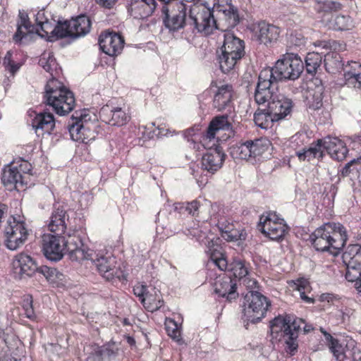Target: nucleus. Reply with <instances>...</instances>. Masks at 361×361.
Returning a JSON list of instances; mask_svg holds the SVG:
<instances>
[{
  "instance_id": "f257e3e1",
  "label": "nucleus",
  "mask_w": 361,
  "mask_h": 361,
  "mask_svg": "<svg viewBox=\"0 0 361 361\" xmlns=\"http://www.w3.org/2000/svg\"><path fill=\"white\" fill-rule=\"evenodd\" d=\"M304 70V64L301 58L293 53H286L279 59L273 68H267L261 71L258 77L259 99L268 96L267 87L272 85L278 86V82L283 80H295L298 79Z\"/></svg>"
},
{
  "instance_id": "f03ea898",
  "label": "nucleus",
  "mask_w": 361,
  "mask_h": 361,
  "mask_svg": "<svg viewBox=\"0 0 361 361\" xmlns=\"http://www.w3.org/2000/svg\"><path fill=\"white\" fill-rule=\"evenodd\" d=\"M82 241L79 236L68 234V238L57 234L47 233L42 236V250L44 256L50 261L61 260L66 250L72 261H81L85 257L81 249Z\"/></svg>"
},
{
  "instance_id": "7ed1b4c3",
  "label": "nucleus",
  "mask_w": 361,
  "mask_h": 361,
  "mask_svg": "<svg viewBox=\"0 0 361 361\" xmlns=\"http://www.w3.org/2000/svg\"><path fill=\"white\" fill-rule=\"evenodd\" d=\"M348 240L345 228L340 223L328 222L317 228L310 240L317 251L329 252L336 256Z\"/></svg>"
},
{
  "instance_id": "20e7f679",
  "label": "nucleus",
  "mask_w": 361,
  "mask_h": 361,
  "mask_svg": "<svg viewBox=\"0 0 361 361\" xmlns=\"http://www.w3.org/2000/svg\"><path fill=\"white\" fill-rule=\"evenodd\" d=\"M44 97L46 104L52 106L54 111L60 116L71 112L75 105L73 92L54 78L47 82Z\"/></svg>"
},
{
  "instance_id": "39448f33",
  "label": "nucleus",
  "mask_w": 361,
  "mask_h": 361,
  "mask_svg": "<svg viewBox=\"0 0 361 361\" xmlns=\"http://www.w3.org/2000/svg\"><path fill=\"white\" fill-rule=\"evenodd\" d=\"M216 53L220 69L223 73H228L244 56L245 42L233 33L225 32L223 44Z\"/></svg>"
},
{
  "instance_id": "423d86ee",
  "label": "nucleus",
  "mask_w": 361,
  "mask_h": 361,
  "mask_svg": "<svg viewBox=\"0 0 361 361\" xmlns=\"http://www.w3.org/2000/svg\"><path fill=\"white\" fill-rule=\"evenodd\" d=\"M277 88L278 86L275 85H272L271 87H267V90H269V92L268 96L259 99L258 94L261 90L259 88V82H257L254 98L255 102L259 106L269 107V111L274 115L275 121H279L290 114L294 104L290 98L281 94H277Z\"/></svg>"
},
{
  "instance_id": "0eeeda50",
  "label": "nucleus",
  "mask_w": 361,
  "mask_h": 361,
  "mask_svg": "<svg viewBox=\"0 0 361 361\" xmlns=\"http://www.w3.org/2000/svg\"><path fill=\"white\" fill-rule=\"evenodd\" d=\"M190 25H194L199 32L209 35L218 30L214 7L207 2H197L190 8Z\"/></svg>"
},
{
  "instance_id": "6e6552de",
  "label": "nucleus",
  "mask_w": 361,
  "mask_h": 361,
  "mask_svg": "<svg viewBox=\"0 0 361 361\" xmlns=\"http://www.w3.org/2000/svg\"><path fill=\"white\" fill-rule=\"evenodd\" d=\"M81 249L85 255V257L82 258L81 261H92L99 273L106 281H113L116 279L121 280V278L123 276L122 270L116 266V260L114 256L96 253L85 247L83 243Z\"/></svg>"
},
{
  "instance_id": "1a4fd4ad",
  "label": "nucleus",
  "mask_w": 361,
  "mask_h": 361,
  "mask_svg": "<svg viewBox=\"0 0 361 361\" xmlns=\"http://www.w3.org/2000/svg\"><path fill=\"white\" fill-rule=\"evenodd\" d=\"M271 305L267 297L258 291L250 290L246 293L243 303L244 321L257 323L263 318Z\"/></svg>"
},
{
  "instance_id": "9d476101",
  "label": "nucleus",
  "mask_w": 361,
  "mask_h": 361,
  "mask_svg": "<svg viewBox=\"0 0 361 361\" xmlns=\"http://www.w3.org/2000/svg\"><path fill=\"white\" fill-rule=\"evenodd\" d=\"M7 224L4 230L5 244L8 249L16 250L26 241L28 231L23 217L20 216H11L7 221Z\"/></svg>"
},
{
  "instance_id": "9b49d317",
  "label": "nucleus",
  "mask_w": 361,
  "mask_h": 361,
  "mask_svg": "<svg viewBox=\"0 0 361 361\" xmlns=\"http://www.w3.org/2000/svg\"><path fill=\"white\" fill-rule=\"evenodd\" d=\"M257 229L271 240L279 241L288 233V226L275 213L268 212L260 216Z\"/></svg>"
},
{
  "instance_id": "f8f14e48",
  "label": "nucleus",
  "mask_w": 361,
  "mask_h": 361,
  "mask_svg": "<svg viewBox=\"0 0 361 361\" xmlns=\"http://www.w3.org/2000/svg\"><path fill=\"white\" fill-rule=\"evenodd\" d=\"M214 7L218 30L226 32L239 23L238 10L233 5L232 0H218Z\"/></svg>"
},
{
  "instance_id": "ddd939ff",
  "label": "nucleus",
  "mask_w": 361,
  "mask_h": 361,
  "mask_svg": "<svg viewBox=\"0 0 361 361\" xmlns=\"http://www.w3.org/2000/svg\"><path fill=\"white\" fill-rule=\"evenodd\" d=\"M269 145L266 139H256L238 143L231 148L230 154L235 159L248 160L262 155L267 151Z\"/></svg>"
},
{
  "instance_id": "4468645a",
  "label": "nucleus",
  "mask_w": 361,
  "mask_h": 361,
  "mask_svg": "<svg viewBox=\"0 0 361 361\" xmlns=\"http://www.w3.org/2000/svg\"><path fill=\"white\" fill-rule=\"evenodd\" d=\"M159 11L163 16L165 27L170 31H178L187 25H190V16L187 19V6L183 2L171 5L167 12Z\"/></svg>"
},
{
  "instance_id": "2eb2a0df",
  "label": "nucleus",
  "mask_w": 361,
  "mask_h": 361,
  "mask_svg": "<svg viewBox=\"0 0 361 361\" xmlns=\"http://www.w3.org/2000/svg\"><path fill=\"white\" fill-rule=\"evenodd\" d=\"M76 114H78L75 112ZM87 115L80 114L79 116L73 115V123L69 125L68 130L72 140L87 143L94 140V131L92 129V124L87 121Z\"/></svg>"
},
{
  "instance_id": "dca6fc26",
  "label": "nucleus",
  "mask_w": 361,
  "mask_h": 361,
  "mask_svg": "<svg viewBox=\"0 0 361 361\" xmlns=\"http://www.w3.org/2000/svg\"><path fill=\"white\" fill-rule=\"evenodd\" d=\"M99 44L104 53L114 56L121 54L124 47V39L116 32H105L99 35Z\"/></svg>"
},
{
  "instance_id": "f3484780",
  "label": "nucleus",
  "mask_w": 361,
  "mask_h": 361,
  "mask_svg": "<svg viewBox=\"0 0 361 361\" xmlns=\"http://www.w3.org/2000/svg\"><path fill=\"white\" fill-rule=\"evenodd\" d=\"M287 325L289 326L288 329V338H286V352L290 355H293L298 350L297 338L298 337V332L302 329V324H305V320L300 318L295 317L294 315H286Z\"/></svg>"
},
{
  "instance_id": "a211bd4d",
  "label": "nucleus",
  "mask_w": 361,
  "mask_h": 361,
  "mask_svg": "<svg viewBox=\"0 0 361 361\" xmlns=\"http://www.w3.org/2000/svg\"><path fill=\"white\" fill-rule=\"evenodd\" d=\"M211 87H215L216 90L214 92L212 105L219 111L231 107L233 96V89L231 85L224 84L220 86L216 82H212Z\"/></svg>"
},
{
  "instance_id": "6ab92c4d",
  "label": "nucleus",
  "mask_w": 361,
  "mask_h": 361,
  "mask_svg": "<svg viewBox=\"0 0 361 361\" xmlns=\"http://www.w3.org/2000/svg\"><path fill=\"white\" fill-rule=\"evenodd\" d=\"M226 157L221 147L211 148L202 157V169L213 174L222 167Z\"/></svg>"
},
{
  "instance_id": "aec40b11",
  "label": "nucleus",
  "mask_w": 361,
  "mask_h": 361,
  "mask_svg": "<svg viewBox=\"0 0 361 361\" xmlns=\"http://www.w3.org/2000/svg\"><path fill=\"white\" fill-rule=\"evenodd\" d=\"M129 9L132 11L140 7L144 8L145 15L152 14L155 11H168V8L173 4L178 3L176 0H130L128 1Z\"/></svg>"
},
{
  "instance_id": "412c9836",
  "label": "nucleus",
  "mask_w": 361,
  "mask_h": 361,
  "mask_svg": "<svg viewBox=\"0 0 361 361\" xmlns=\"http://www.w3.org/2000/svg\"><path fill=\"white\" fill-rule=\"evenodd\" d=\"M214 286V292L219 296L226 298L228 302H232L238 297L236 280L232 279L231 276H219L216 279Z\"/></svg>"
},
{
  "instance_id": "4be33fe9",
  "label": "nucleus",
  "mask_w": 361,
  "mask_h": 361,
  "mask_svg": "<svg viewBox=\"0 0 361 361\" xmlns=\"http://www.w3.org/2000/svg\"><path fill=\"white\" fill-rule=\"evenodd\" d=\"M99 117L105 123L118 126L126 125L130 119V115L122 108L114 107L110 109L108 106L101 109Z\"/></svg>"
},
{
  "instance_id": "5701e85b",
  "label": "nucleus",
  "mask_w": 361,
  "mask_h": 361,
  "mask_svg": "<svg viewBox=\"0 0 361 361\" xmlns=\"http://www.w3.org/2000/svg\"><path fill=\"white\" fill-rule=\"evenodd\" d=\"M30 116H33L31 121V126L36 134L43 135L44 133L50 134L55 127L54 118L52 114L49 112H41L37 114L32 112Z\"/></svg>"
},
{
  "instance_id": "b1692460",
  "label": "nucleus",
  "mask_w": 361,
  "mask_h": 361,
  "mask_svg": "<svg viewBox=\"0 0 361 361\" xmlns=\"http://www.w3.org/2000/svg\"><path fill=\"white\" fill-rule=\"evenodd\" d=\"M1 181L9 190L16 189L19 190L27 184L26 176L21 175L17 166H9L4 169Z\"/></svg>"
},
{
  "instance_id": "393cba45",
  "label": "nucleus",
  "mask_w": 361,
  "mask_h": 361,
  "mask_svg": "<svg viewBox=\"0 0 361 361\" xmlns=\"http://www.w3.org/2000/svg\"><path fill=\"white\" fill-rule=\"evenodd\" d=\"M12 264L16 272L19 274L21 277L32 276L38 269L35 259L23 252L15 256Z\"/></svg>"
},
{
  "instance_id": "a878e982",
  "label": "nucleus",
  "mask_w": 361,
  "mask_h": 361,
  "mask_svg": "<svg viewBox=\"0 0 361 361\" xmlns=\"http://www.w3.org/2000/svg\"><path fill=\"white\" fill-rule=\"evenodd\" d=\"M322 140L324 150H326L331 158L339 161L345 159L348 149L343 140L331 136H328Z\"/></svg>"
},
{
  "instance_id": "bb28decb",
  "label": "nucleus",
  "mask_w": 361,
  "mask_h": 361,
  "mask_svg": "<svg viewBox=\"0 0 361 361\" xmlns=\"http://www.w3.org/2000/svg\"><path fill=\"white\" fill-rule=\"evenodd\" d=\"M68 221L66 210L63 206H54L48 224L49 230L55 234L61 235L65 233Z\"/></svg>"
},
{
  "instance_id": "cd10ccee",
  "label": "nucleus",
  "mask_w": 361,
  "mask_h": 361,
  "mask_svg": "<svg viewBox=\"0 0 361 361\" xmlns=\"http://www.w3.org/2000/svg\"><path fill=\"white\" fill-rule=\"evenodd\" d=\"M279 35L280 28L279 27L262 21L257 25L255 37L260 44L268 45L276 42Z\"/></svg>"
},
{
  "instance_id": "c85d7f7f",
  "label": "nucleus",
  "mask_w": 361,
  "mask_h": 361,
  "mask_svg": "<svg viewBox=\"0 0 361 361\" xmlns=\"http://www.w3.org/2000/svg\"><path fill=\"white\" fill-rule=\"evenodd\" d=\"M343 71L345 84L350 87L361 90V63L348 61Z\"/></svg>"
},
{
  "instance_id": "c756f323",
  "label": "nucleus",
  "mask_w": 361,
  "mask_h": 361,
  "mask_svg": "<svg viewBox=\"0 0 361 361\" xmlns=\"http://www.w3.org/2000/svg\"><path fill=\"white\" fill-rule=\"evenodd\" d=\"M91 25L90 18L86 15H80L72 18L69 20L71 37L75 39L86 35L90 32Z\"/></svg>"
},
{
  "instance_id": "7c9ffc66",
  "label": "nucleus",
  "mask_w": 361,
  "mask_h": 361,
  "mask_svg": "<svg viewBox=\"0 0 361 361\" xmlns=\"http://www.w3.org/2000/svg\"><path fill=\"white\" fill-rule=\"evenodd\" d=\"M342 259L346 268L361 269V245H349L342 255Z\"/></svg>"
},
{
  "instance_id": "2f4dec72",
  "label": "nucleus",
  "mask_w": 361,
  "mask_h": 361,
  "mask_svg": "<svg viewBox=\"0 0 361 361\" xmlns=\"http://www.w3.org/2000/svg\"><path fill=\"white\" fill-rule=\"evenodd\" d=\"M142 304L149 312H154L159 310L164 305V300L159 290L152 288L142 298Z\"/></svg>"
},
{
  "instance_id": "473e14b6",
  "label": "nucleus",
  "mask_w": 361,
  "mask_h": 361,
  "mask_svg": "<svg viewBox=\"0 0 361 361\" xmlns=\"http://www.w3.org/2000/svg\"><path fill=\"white\" fill-rule=\"evenodd\" d=\"M289 326L287 325L286 317L283 316H278L275 317L270 322V331L273 338L275 339H283L286 343V338H288V329Z\"/></svg>"
},
{
  "instance_id": "72a5a7b5",
  "label": "nucleus",
  "mask_w": 361,
  "mask_h": 361,
  "mask_svg": "<svg viewBox=\"0 0 361 361\" xmlns=\"http://www.w3.org/2000/svg\"><path fill=\"white\" fill-rule=\"evenodd\" d=\"M324 151L323 140H318L317 142L312 143L308 148L297 152L296 154L301 161H305L306 159L310 160L313 158H322Z\"/></svg>"
},
{
  "instance_id": "f704fd0d",
  "label": "nucleus",
  "mask_w": 361,
  "mask_h": 361,
  "mask_svg": "<svg viewBox=\"0 0 361 361\" xmlns=\"http://www.w3.org/2000/svg\"><path fill=\"white\" fill-rule=\"evenodd\" d=\"M254 121L255 124L262 129L271 128L275 121L274 115L269 111V107L264 109L259 107L254 114Z\"/></svg>"
},
{
  "instance_id": "c9c22d12",
  "label": "nucleus",
  "mask_w": 361,
  "mask_h": 361,
  "mask_svg": "<svg viewBox=\"0 0 361 361\" xmlns=\"http://www.w3.org/2000/svg\"><path fill=\"white\" fill-rule=\"evenodd\" d=\"M217 226L221 232V237L227 241H235L240 239V235L239 231L235 228L234 225L226 220L221 218L218 220Z\"/></svg>"
},
{
  "instance_id": "e433bc0d",
  "label": "nucleus",
  "mask_w": 361,
  "mask_h": 361,
  "mask_svg": "<svg viewBox=\"0 0 361 361\" xmlns=\"http://www.w3.org/2000/svg\"><path fill=\"white\" fill-rule=\"evenodd\" d=\"M326 23L329 27L336 30H349L354 27L353 20L348 15H338L334 20L327 18Z\"/></svg>"
},
{
  "instance_id": "4c0bfd02",
  "label": "nucleus",
  "mask_w": 361,
  "mask_h": 361,
  "mask_svg": "<svg viewBox=\"0 0 361 361\" xmlns=\"http://www.w3.org/2000/svg\"><path fill=\"white\" fill-rule=\"evenodd\" d=\"M230 126L228 121V116L222 115L216 116L209 125L207 131V137L209 139L214 138L216 131L219 130H228Z\"/></svg>"
},
{
  "instance_id": "58836bf2",
  "label": "nucleus",
  "mask_w": 361,
  "mask_h": 361,
  "mask_svg": "<svg viewBox=\"0 0 361 361\" xmlns=\"http://www.w3.org/2000/svg\"><path fill=\"white\" fill-rule=\"evenodd\" d=\"M324 63L327 72L335 73L343 69L345 65L342 63L341 56L336 52H329L324 55Z\"/></svg>"
},
{
  "instance_id": "ea45409f",
  "label": "nucleus",
  "mask_w": 361,
  "mask_h": 361,
  "mask_svg": "<svg viewBox=\"0 0 361 361\" xmlns=\"http://www.w3.org/2000/svg\"><path fill=\"white\" fill-rule=\"evenodd\" d=\"M341 8L342 5L339 2L334 1H318L315 6L317 12L322 14V18L324 22L326 21V16H328L332 12L341 10Z\"/></svg>"
},
{
  "instance_id": "a19ab883",
  "label": "nucleus",
  "mask_w": 361,
  "mask_h": 361,
  "mask_svg": "<svg viewBox=\"0 0 361 361\" xmlns=\"http://www.w3.org/2000/svg\"><path fill=\"white\" fill-rule=\"evenodd\" d=\"M306 101L310 109H319L323 105V87H317L315 90L309 91Z\"/></svg>"
},
{
  "instance_id": "79ce46f5",
  "label": "nucleus",
  "mask_w": 361,
  "mask_h": 361,
  "mask_svg": "<svg viewBox=\"0 0 361 361\" xmlns=\"http://www.w3.org/2000/svg\"><path fill=\"white\" fill-rule=\"evenodd\" d=\"M326 340L329 343V348L338 361H344L347 357L343 346L339 343L338 340L334 338L330 334H326Z\"/></svg>"
},
{
  "instance_id": "37998d69",
  "label": "nucleus",
  "mask_w": 361,
  "mask_h": 361,
  "mask_svg": "<svg viewBox=\"0 0 361 361\" xmlns=\"http://www.w3.org/2000/svg\"><path fill=\"white\" fill-rule=\"evenodd\" d=\"M323 59L322 54L318 52H310L305 57L306 71L310 74H314L321 66Z\"/></svg>"
},
{
  "instance_id": "c03bdc74",
  "label": "nucleus",
  "mask_w": 361,
  "mask_h": 361,
  "mask_svg": "<svg viewBox=\"0 0 361 361\" xmlns=\"http://www.w3.org/2000/svg\"><path fill=\"white\" fill-rule=\"evenodd\" d=\"M19 20L18 22L17 31L14 35L13 39L15 41H20L22 38L25 35V32L23 31L25 29L27 32L30 31L31 25L28 19V16L24 11H19Z\"/></svg>"
},
{
  "instance_id": "a18cd8bd",
  "label": "nucleus",
  "mask_w": 361,
  "mask_h": 361,
  "mask_svg": "<svg viewBox=\"0 0 361 361\" xmlns=\"http://www.w3.org/2000/svg\"><path fill=\"white\" fill-rule=\"evenodd\" d=\"M38 273L42 274L45 279L51 282L55 283L58 279H61L62 274H61L56 268L50 267L47 265L38 267L37 271Z\"/></svg>"
},
{
  "instance_id": "49530a36",
  "label": "nucleus",
  "mask_w": 361,
  "mask_h": 361,
  "mask_svg": "<svg viewBox=\"0 0 361 361\" xmlns=\"http://www.w3.org/2000/svg\"><path fill=\"white\" fill-rule=\"evenodd\" d=\"M229 271L233 273L235 278L239 279L245 277L248 271L245 265V262L240 259H235L232 263L229 264Z\"/></svg>"
},
{
  "instance_id": "de8ad7c7",
  "label": "nucleus",
  "mask_w": 361,
  "mask_h": 361,
  "mask_svg": "<svg viewBox=\"0 0 361 361\" xmlns=\"http://www.w3.org/2000/svg\"><path fill=\"white\" fill-rule=\"evenodd\" d=\"M210 259L220 270L229 271V264L223 253L214 250L210 255Z\"/></svg>"
},
{
  "instance_id": "09e8293b",
  "label": "nucleus",
  "mask_w": 361,
  "mask_h": 361,
  "mask_svg": "<svg viewBox=\"0 0 361 361\" xmlns=\"http://www.w3.org/2000/svg\"><path fill=\"white\" fill-rule=\"evenodd\" d=\"M51 33L59 38L66 37H71V27L69 26V20L63 23H59Z\"/></svg>"
},
{
  "instance_id": "8fccbe9b",
  "label": "nucleus",
  "mask_w": 361,
  "mask_h": 361,
  "mask_svg": "<svg viewBox=\"0 0 361 361\" xmlns=\"http://www.w3.org/2000/svg\"><path fill=\"white\" fill-rule=\"evenodd\" d=\"M3 65L6 71H8L12 75H14L21 66L19 63H16L12 59V52L11 51H7L6 54Z\"/></svg>"
},
{
  "instance_id": "3c124183",
  "label": "nucleus",
  "mask_w": 361,
  "mask_h": 361,
  "mask_svg": "<svg viewBox=\"0 0 361 361\" xmlns=\"http://www.w3.org/2000/svg\"><path fill=\"white\" fill-rule=\"evenodd\" d=\"M39 65L48 73L52 75V71L56 67V60L50 54L47 56L44 54L39 61Z\"/></svg>"
},
{
  "instance_id": "603ef678",
  "label": "nucleus",
  "mask_w": 361,
  "mask_h": 361,
  "mask_svg": "<svg viewBox=\"0 0 361 361\" xmlns=\"http://www.w3.org/2000/svg\"><path fill=\"white\" fill-rule=\"evenodd\" d=\"M23 309L25 312V315L30 319L34 320L36 319V314L33 307V300L31 295H27L23 300Z\"/></svg>"
},
{
  "instance_id": "864d4df0",
  "label": "nucleus",
  "mask_w": 361,
  "mask_h": 361,
  "mask_svg": "<svg viewBox=\"0 0 361 361\" xmlns=\"http://www.w3.org/2000/svg\"><path fill=\"white\" fill-rule=\"evenodd\" d=\"M200 208V203L197 200H193L190 202H187L185 206L180 205L179 209H185L189 214L192 216H197L199 214V209Z\"/></svg>"
},
{
  "instance_id": "5fc2aeb1",
  "label": "nucleus",
  "mask_w": 361,
  "mask_h": 361,
  "mask_svg": "<svg viewBox=\"0 0 361 361\" xmlns=\"http://www.w3.org/2000/svg\"><path fill=\"white\" fill-rule=\"evenodd\" d=\"M361 278V269L346 268L345 279L350 282L356 283Z\"/></svg>"
},
{
  "instance_id": "6e6d98bb",
  "label": "nucleus",
  "mask_w": 361,
  "mask_h": 361,
  "mask_svg": "<svg viewBox=\"0 0 361 361\" xmlns=\"http://www.w3.org/2000/svg\"><path fill=\"white\" fill-rule=\"evenodd\" d=\"M288 43L291 47H300L305 44V39L300 33H291L288 37Z\"/></svg>"
},
{
  "instance_id": "4d7b16f0",
  "label": "nucleus",
  "mask_w": 361,
  "mask_h": 361,
  "mask_svg": "<svg viewBox=\"0 0 361 361\" xmlns=\"http://www.w3.org/2000/svg\"><path fill=\"white\" fill-rule=\"evenodd\" d=\"M18 171H20L21 175L26 176V179L28 181L30 176V171L32 170L31 164L27 161H22L18 165H16Z\"/></svg>"
},
{
  "instance_id": "13d9d810",
  "label": "nucleus",
  "mask_w": 361,
  "mask_h": 361,
  "mask_svg": "<svg viewBox=\"0 0 361 361\" xmlns=\"http://www.w3.org/2000/svg\"><path fill=\"white\" fill-rule=\"evenodd\" d=\"M148 290L147 286L145 285H137L133 288L134 294L140 298L141 302L142 298L146 295Z\"/></svg>"
},
{
  "instance_id": "bf43d9fd",
  "label": "nucleus",
  "mask_w": 361,
  "mask_h": 361,
  "mask_svg": "<svg viewBox=\"0 0 361 361\" xmlns=\"http://www.w3.org/2000/svg\"><path fill=\"white\" fill-rule=\"evenodd\" d=\"M295 286H296V289L299 291L300 296L303 301H305L307 303H310V304L314 302V299L310 297H308L305 294V293L304 291L305 286L303 285H301L300 283H295Z\"/></svg>"
},
{
  "instance_id": "052dcab7",
  "label": "nucleus",
  "mask_w": 361,
  "mask_h": 361,
  "mask_svg": "<svg viewBox=\"0 0 361 361\" xmlns=\"http://www.w3.org/2000/svg\"><path fill=\"white\" fill-rule=\"evenodd\" d=\"M358 161L357 159H353L351 160L350 161H349L348 163H347L345 166L341 170V175L343 176V177H347L350 175V173H351L352 171V169H351V166L357 163Z\"/></svg>"
},
{
  "instance_id": "680f3d73",
  "label": "nucleus",
  "mask_w": 361,
  "mask_h": 361,
  "mask_svg": "<svg viewBox=\"0 0 361 361\" xmlns=\"http://www.w3.org/2000/svg\"><path fill=\"white\" fill-rule=\"evenodd\" d=\"M97 4L99 6L106 8H112L117 0H95Z\"/></svg>"
},
{
  "instance_id": "e2e57ef3",
  "label": "nucleus",
  "mask_w": 361,
  "mask_h": 361,
  "mask_svg": "<svg viewBox=\"0 0 361 361\" xmlns=\"http://www.w3.org/2000/svg\"><path fill=\"white\" fill-rule=\"evenodd\" d=\"M40 15L41 14L39 13H38L37 16L36 20H37V25H39L40 27V29L42 31H44L47 34L48 32L46 30V29H47V27L49 25V23L47 20H46L45 22L39 20V17Z\"/></svg>"
},
{
  "instance_id": "0e129e2a",
  "label": "nucleus",
  "mask_w": 361,
  "mask_h": 361,
  "mask_svg": "<svg viewBox=\"0 0 361 361\" xmlns=\"http://www.w3.org/2000/svg\"><path fill=\"white\" fill-rule=\"evenodd\" d=\"M101 355L108 357H111L116 355V352L111 348H106L101 351Z\"/></svg>"
},
{
  "instance_id": "69168bd1",
  "label": "nucleus",
  "mask_w": 361,
  "mask_h": 361,
  "mask_svg": "<svg viewBox=\"0 0 361 361\" xmlns=\"http://www.w3.org/2000/svg\"><path fill=\"white\" fill-rule=\"evenodd\" d=\"M352 357L353 361H361V351L357 348H353Z\"/></svg>"
},
{
  "instance_id": "338daca9",
  "label": "nucleus",
  "mask_w": 361,
  "mask_h": 361,
  "mask_svg": "<svg viewBox=\"0 0 361 361\" xmlns=\"http://www.w3.org/2000/svg\"><path fill=\"white\" fill-rule=\"evenodd\" d=\"M8 214V207L0 202V222L1 221L2 219L4 218L6 215Z\"/></svg>"
},
{
  "instance_id": "774afa93",
  "label": "nucleus",
  "mask_w": 361,
  "mask_h": 361,
  "mask_svg": "<svg viewBox=\"0 0 361 361\" xmlns=\"http://www.w3.org/2000/svg\"><path fill=\"white\" fill-rule=\"evenodd\" d=\"M167 331L169 335L173 338V339H178L180 336V331L177 329V328L172 330V331H170V329L169 327H167Z\"/></svg>"
}]
</instances>
